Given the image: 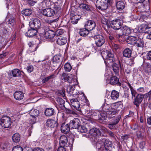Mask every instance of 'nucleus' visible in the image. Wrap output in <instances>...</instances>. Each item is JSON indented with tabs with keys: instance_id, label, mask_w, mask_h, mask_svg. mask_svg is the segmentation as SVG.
Segmentation results:
<instances>
[{
	"instance_id": "nucleus-17",
	"label": "nucleus",
	"mask_w": 151,
	"mask_h": 151,
	"mask_svg": "<svg viewBox=\"0 0 151 151\" xmlns=\"http://www.w3.org/2000/svg\"><path fill=\"white\" fill-rule=\"evenodd\" d=\"M55 32L52 30L46 31L44 34V35L46 38L51 39L53 38L55 36Z\"/></svg>"
},
{
	"instance_id": "nucleus-31",
	"label": "nucleus",
	"mask_w": 151,
	"mask_h": 151,
	"mask_svg": "<svg viewBox=\"0 0 151 151\" xmlns=\"http://www.w3.org/2000/svg\"><path fill=\"white\" fill-rule=\"evenodd\" d=\"M67 41L66 38L60 36L57 39L56 42L59 45H61L65 44L66 43Z\"/></svg>"
},
{
	"instance_id": "nucleus-7",
	"label": "nucleus",
	"mask_w": 151,
	"mask_h": 151,
	"mask_svg": "<svg viewBox=\"0 0 151 151\" xmlns=\"http://www.w3.org/2000/svg\"><path fill=\"white\" fill-rule=\"evenodd\" d=\"M122 23L119 19H116L111 22V26L107 24L108 28L111 27L114 29H118L121 28Z\"/></svg>"
},
{
	"instance_id": "nucleus-28",
	"label": "nucleus",
	"mask_w": 151,
	"mask_h": 151,
	"mask_svg": "<svg viewBox=\"0 0 151 151\" xmlns=\"http://www.w3.org/2000/svg\"><path fill=\"white\" fill-rule=\"evenodd\" d=\"M138 37L130 36L127 38V42L129 44L134 45Z\"/></svg>"
},
{
	"instance_id": "nucleus-35",
	"label": "nucleus",
	"mask_w": 151,
	"mask_h": 151,
	"mask_svg": "<svg viewBox=\"0 0 151 151\" xmlns=\"http://www.w3.org/2000/svg\"><path fill=\"white\" fill-rule=\"evenodd\" d=\"M119 97V93L115 90H114L111 92V97L113 100H116Z\"/></svg>"
},
{
	"instance_id": "nucleus-38",
	"label": "nucleus",
	"mask_w": 151,
	"mask_h": 151,
	"mask_svg": "<svg viewBox=\"0 0 151 151\" xmlns=\"http://www.w3.org/2000/svg\"><path fill=\"white\" fill-rule=\"evenodd\" d=\"M29 114L31 116L35 118L38 116L39 112L37 109L32 110L30 111Z\"/></svg>"
},
{
	"instance_id": "nucleus-9",
	"label": "nucleus",
	"mask_w": 151,
	"mask_h": 151,
	"mask_svg": "<svg viewBox=\"0 0 151 151\" xmlns=\"http://www.w3.org/2000/svg\"><path fill=\"white\" fill-rule=\"evenodd\" d=\"M80 124H81V122L79 119L76 118L71 120L69 123L70 128L73 129H77Z\"/></svg>"
},
{
	"instance_id": "nucleus-3",
	"label": "nucleus",
	"mask_w": 151,
	"mask_h": 151,
	"mask_svg": "<svg viewBox=\"0 0 151 151\" xmlns=\"http://www.w3.org/2000/svg\"><path fill=\"white\" fill-rule=\"evenodd\" d=\"M101 55L103 59L107 62L111 63L114 61V55L110 51L104 49L101 51Z\"/></svg>"
},
{
	"instance_id": "nucleus-15",
	"label": "nucleus",
	"mask_w": 151,
	"mask_h": 151,
	"mask_svg": "<svg viewBox=\"0 0 151 151\" xmlns=\"http://www.w3.org/2000/svg\"><path fill=\"white\" fill-rule=\"evenodd\" d=\"M132 31V30L129 27L127 26H124L123 27L122 30H119V31L121 32V34H119L120 35V36H121V35H123L124 36H127L131 33Z\"/></svg>"
},
{
	"instance_id": "nucleus-43",
	"label": "nucleus",
	"mask_w": 151,
	"mask_h": 151,
	"mask_svg": "<svg viewBox=\"0 0 151 151\" xmlns=\"http://www.w3.org/2000/svg\"><path fill=\"white\" fill-rule=\"evenodd\" d=\"M112 66L114 72L116 73H118L119 72V65L116 63H113L112 64Z\"/></svg>"
},
{
	"instance_id": "nucleus-16",
	"label": "nucleus",
	"mask_w": 151,
	"mask_h": 151,
	"mask_svg": "<svg viewBox=\"0 0 151 151\" xmlns=\"http://www.w3.org/2000/svg\"><path fill=\"white\" fill-rule=\"evenodd\" d=\"M70 128L69 124H66L64 122L61 124L60 129L62 132L66 134L70 131Z\"/></svg>"
},
{
	"instance_id": "nucleus-26",
	"label": "nucleus",
	"mask_w": 151,
	"mask_h": 151,
	"mask_svg": "<svg viewBox=\"0 0 151 151\" xmlns=\"http://www.w3.org/2000/svg\"><path fill=\"white\" fill-rule=\"evenodd\" d=\"M80 7L85 11L92 12L93 10L91 6L86 4H81L80 5Z\"/></svg>"
},
{
	"instance_id": "nucleus-56",
	"label": "nucleus",
	"mask_w": 151,
	"mask_h": 151,
	"mask_svg": "<svg viewBox=\"0 0 151 151\" xmlns=\"http://www.w3.org/2000/svg\"><path fill=\"white\" fill-rule=\"evenodd\" d=\"M101 117L99 118V120H105L106 119V118L108 117L107 115L106 116V115L104 114H101Z\"/></svg>"
},
{
	"instance_id": "nucleus-25",
	"label": "nucleus",
	"mask_w": 151,
	"mask_h": 151,
	"mask_svg": "<svg viewBox=\"0 0 151 151\" xmlns=\"http://www.w3.org/2000/svg\"><path fill=\"white\" fill-rule=\"evenodd\" d=\"M67 142L68 139L66 136L63 135L60 136L59 141L60 146L65 147Z\"/></svg>"
},
{
	"instance_id": "nucleus-21",
	"label": "nucleus",
	"mask_w": 151,
	"mask_h": 151,
	"mask_svg": "<svg viewBox=\"0 0 151 151\" xmlns=\"http://www.w3.org/2000/svg\"><path fill=\"white\" fill-rule=\"evenodd\" d=\"M37 32V30L32 27L31 28L29 29L27 32L26 33V36L29 37H32L35 36Z\"/></svg>"
},
{
	"instance_id": "nucleus-64",
	"label": "nucleus",
	"mask_w": 151,
	"mask_h": 151,
	"mask_svg": "<svg viewBox=\"0 0 151 151\" xmlns=\"http://www.w3.org/2000/svg\"><path fill=\"white\" fill-rule=\"evenodd\" d=\"M64 147L65 146H60L58 147L57 151H66V149Z\"/></svg>"
},
{
	"instance_id": "nucleus-14",
	"label": "nucleus",
	"mask_w": 151,
	"mask_h": 151,
	"mask_svg": "<svg viewBox=\"0 0 151 151\" xmlns=\"http://www.w3.org/2000/svg\"><path fill=\"white\" fill-rule=\"evenodd\" d=\"M32 24H31V25H32V26L34 28L37 30L40 29L41 26V23L40 20L38 18H33L32 19Z\"/></svg>"
},
{
	"instance_id": "nucleus-51",
	"label": "nucleus",
	"mask_w": 151,
	"mask_h": 151,
	"mask_svg": "<svg viewBox=\"0 0 151 151\" xmlns=\"http://www.w3.org/2000/svg\"><path fill=\"white\" fill-rule=\"evenodd\" d=\"M65 91L64 89L59 90L58 91V95L61 96L63 97L65 96Z\"/></svg>"
},
{
	"instance_id": "nucleus-42",
	"label": "nucleus",
	"mask_w": 151,
	"mask_h": 151,
	"mask_svg": "<svg viewBox=\"0 0 151 151\" xmlns=\"http://www.w3.org/2000/svg\"><path fill=\"white\" fill-rule=\"evenodd\" d=\"M145 72L148 74L151 73V64L147 63H146V66L145 68Z\"/></svg>"
},
{
	"instance_id": "nucleus-62",
	"label": "nucleus",
	"mask_w": 151,
	"mask_h": 151,
	"mask_svg": "<svg viewBox=\"0 0 151 151\" xmlns=\"http://www.w3.org/2000/svg\"><path fill=\"white\" fill-rule=\"evenodd\" d=\"M134 58H132L129 60V64L130 66H132L134 64Z\"/></svg>"
},
{
	"instance_id": "nucleus-54",
	"label": "nucleus",
	"mask_w": 151,
	"mask_h": 151,
	"mask_svg": "<svg viewBox=\"0 0 151 151\" xmlns=\"http://www.w3.org/2000/svg\"><path fill=\"white\" fill-rule=\"evenodd\" d=\"M121 118V116L118 115L116 118V119L114 120L113 123L114 124L116 125L119 121Z\"/></svg>"
},
{
	"instance_id": "nucleus-19",
	"label": "nucleus",
	"mask_w": 151,
	"mask_h": 151,
	"mask_svg": "<svg viewBox=\"0 0 151 151\" xmlns=\"http://www.w3.org/2000/svg\"><path fill=\"white\" fill-rule=\"evenodd\" d=\"M46 125L48 127L54 128L58 126V124L56 121L53 119H48L47 121Z\"/></svg>"
},
{
	"instance_id": "nucleus-49",
	"label": "nucleus",
	"mask_w": 151,
	"mask_h": 151,
	"mask_svg": "<svg viewBox=\"0 0 151 151\" xmlns=\"http://www.w3.org/2000/svg\"><path fill=\"white\" fill-rule=\"evenodd\" d=\"M28 45H29V47H32L34 48L33 50H31L32 52H33L36 51L38 47V45L35 46V45L32 43L31 42H29L28 43Z\"/></svg>"
},
{
	"instance_id": "nucleus-45",
	"label": "nucleus",
	"mask_w": 151,
	"mask_h": 151,
	"mask_svg": "<svg viewBox=\"0 0 151 151\" xmlns=\"http://www.w3.org/2000/svg\"><path fill=\"white\" fill-rule=\"evenodd\" d=\"M55 75L52 74L49 76H48L44 78L42 81V82L43 83H45L49 81V80L52 78H55Z\"/></svg>"
},
{
	"instance_id": "nucleus-30",
	"label": "nucleus",
	"mask_w": 151,
	"mask_h": 151,
	"mask_svg": "<svg viewBox=\"0 0 151 151\" xmlns=\"http://www.w3.org/2000/svg\"><path fill=\"white\" fill-rule=\"evenodd\" d=\"M134 45L138 47H144V42L142 38L138 37Z\"/></svg>"
},
{
	"instance_id": "nucleus-37",
	"label": "nucleus",
	"mask_w": 151,
	"mask_h": 151,
	"mask_svg": "<svg viewBox=\"0 0 151 151\" xmlns=\"http://www.w3.org/2000/svg\"><path fill=\"white\" fill-rule=\"evenodd\" d=\"M53 8L55 14L60 12H61V7L58 2H55L54 4Z\"/></svg>"
},
{
	"instance_id": "nucleus-44",
	"label": "nucleus",
	"mask_w": 151,
	"mask_h": 151,
	"mask_svg": "<svg viewBox=\"0 0 151 151\" xmlns=\"http://www.w3.org/2000/svg\"><path fill=\"white\" fill-rule=\"evenodd\" d=\"M60 56L59 55H56L54 56L52 59L53 62L56 63H59L61 61L60 58Z\"/></svg>"
},
{
	"instance_id": "nucleus-47",
	"label": "nucleus",
	"mask_w": 151,
	"mask_h": 151,
	"mask_svg": "<svg viewBox=\"0 0 151 151\" xmlns=\"http://www.w3.org/2000/svg\"><path fill=\"white\" fill-rule=\"evenodd\" d=\"M80 102L78 100L76 102L74 103L73 104H72V106L74 108L76 109L77 110H80Z\"/></svg>"
},
{
	"instance_id": "nucleus-61",
	"label": "nucleus",
	"mask_w": 151,
	"mask_h": 151,
	"mask_svg": "<svg viewBox=\"0 0 151 151\" xmlns=\"http://www.w3.org/2000/svg\"><path fill=\"white\" fill-rule=\"evenodd\" d=\"M32 151H44V150L42 148L39 147H36L32 149Z\"/></svg>"
},
{
	"instance_id": "nucleus-8",
	"label": "nucleus",
	"mask_w": 151,
	"mask_h": 151,
	"mask_svg": "<svg viewBox=\"0 0 151 151\" xmlns=\"http://www.w3.org/2000/svg\"><path fill=\"white\" fill-rule=\"evenodd\" d=\"M70 12L71 22L73 24H77L78 20L81 18V16L77 14V13L73 11H71Z\"/></svg>"
},
{
	"instance_id": "nucleus-13",
	"label": "nucleus",
	"mask_w": 151,
	"mask_h": 151,
	"mask_svg": "<svg viewBox=\"0 0 151 151\" xmlns=\"http://www.w3.org/2000/svg\"><path fill=\"white\" fill-rule=\"evenodd\" d=\"M109 83L112 85H117L119 86L121 85V83L119 82V78L116 76L111 77L109 79Z\"/></svg>"
},
{
	"instance_id": "nucleus-41",
	"label": "nucleus",
	"mask_w": 151,
	"mask_h": 151,
	"mask_svg": "<svg viewBox=\"0 0 151 151\" xmlns=\"http://www.w3.org/2000/svg\"><path fill=\"white\" fill-rule=\"evenodd\" d=\"M78 132L81 133H86L87 131V129L84 126L81 125L80 124L77 128Z\"/></svg>"
},
{
	"instance_id": "nucleus-2",
	"label": "nucleus",
	"mask_w": 151,
	"mask_h": 151,
	"mask_svg": "<svg viewBox=\"0 0 151 151\" xmlns=\"http://www.w3.org/2000/svg\"><path fill=\"white\" fill-rule=\"evenodd\" d=\"M112 1L113 0H97L96 2V6L99 10H105L107 8L109 4H110Z\"/></svg>"
},
{
	"instance_id": "nucleus-27",
	"label": "nucleus",
	"mask_w": 151,
	"mask_h": 151,
	"mask_svg": "<svg viewBox=\"0 0 151 151\" xmlns=\"http://www.w3.org/2000/svg\"><path fill=\"white\" fill-rule=\"evenodd\" d=\"M54 109L52 108H47L45 110V114L46 116H50L55 114Z\"/></svg>"
},
{
	"instance_id": "nucleus-10",
	"label": "nucleus",
	"mask_w": 151,
	"mask_h": 151,
	"mask_svg": "<svg viewBox=\"0 0 151 151\" xmlns=\"http://www.w3.org/2000/svg\"><path fill=\"white\" fill-rule=\"evenodd\" d=\"M42 13L45 16L48 17H52L55 14L54 10L50 8H47L43 10Z\"/></svg>"
},
{
	"instance_id": "nucleus-63",
	"label": "nucleus",
	"mask_w": 151,
	"mask_h": 151,
	"mask_svg": "<svg viewBox=\"0 0 151 151\" xmlns=\"http://www.w3.org/2000/svg\"><path fill=\"white\" fill-rule=\"evenodd\" d=\"M131 91L132 97H134V98L136 97V95L137 94V92L134 89H133L131 90Z\"/></svg>"
},
{
	"instance_id": "nucleus-23",
	"label": "nucleus",
	"mask_w": 151,
	"mask_h": 151,
	"mask_svg": "<svg viewBox=\"0 0 151 151\" xmlns=\"http://www.w3.org/2000/svg\"><path fill=\"white\" fill-rule=\"evenodd\" d=\"M10 28L8 27L7 28L5 27V26L3 24H0V33L2 34H6L8 33L11 32L12 31H10L9 30Z\"/></svg>"
},
{
	"instance_id": "nucleus-11",
	"label": "nucleus",
	"mask_w": 151,
	"mask_h": 151,
	"mask_svg": "<svg viewBox=\"0 0 151 151\" xmlns=\"http://www.w3.org/2000/svg\"><path fill=\"white\" fill-rule=\"evenodd\" d=\"M144 95L141 94H138L136 97L134 98V105L137 107H138L144 98Z\"/></svg>"
},
{
	"instance_id": "nucleus-22",
	"label": "nucleus",
	"mask_w": 151,
	"mask_h": 151,
	"mask_svg": "<svg viewBox=\"0 0 151 151\" xmlns=\"http://www.w3.org/2000/svg\"><path fill=\"white\" fill-rule=\"evenodd\" d=\"M116 7L117 9L120 11L124 8L125 4L124 2L120 0H115Z\"/></svg>"
},
{
	"instance_id": "nucleus-24",
	"label": "nucleus",
	"mask_w": 151,
	"mask_h": 151,
	"mask_svg": "<svg viewBox=\"0 0 151 151\" xmlns=\"http://www.w3.org/2000/svg\"><path fill=\"white\" fill-rule=\"evenodd\" d=\"M7 22L8 27L10 28L9 30L10 31H13L15 23L14 18L13 17H11L7 21Z\"/></svg>"
},
{
	"instance_id": "nucleus-59",
	"label": "nucleus",
	"mask_w": 151,
	"mask_h": 151,
	"mask_svg": "<svg viewBox=\"0 0 151 151\" xmlns=\"http://www.w3.org/2000/svg\"><path fill=\"white\" fill-rule=\"evenodd\" d=\"M8 54V52H3V53L0 54V58H5Z\"/></svg>"
},
{
	"instance_id": "nucleus-33",
	"label": "nucleus",
	"mask_w": 151,
	"mask_h": 151,
	"mask_svg": "<svg viewBox=\"0 0 151 151\" xmlns=\"http://www.w3.org/2000/svg\"><path fill=\"white\" fill-rule=\"evenodd\" d=\"M90 134L94 136H99L101 134V132L100 130L96 128H93L90 129Z\"/></svg>"
},
{
	"instance_id": "nucleus-55",
	"label": "nucleus",
	"mask_w": 151,
	"mask_h": 151,
	"mask_svg": "<svg viewBox=\"0 0 151 151\" xmlns=\"http://www.w3.org/2000/svg\"><path fill=\"white\" fill-rule=\"evenodd\" d=\"M147 26H141L140 28V31L141 32L143 33H145L146 30H147Z\"/></svg>"
},
{
	"instance_id": "nucleus-40",
	"label": "nucleus",
	"mask_w": 151,
	"mask_h": 151,
	"mask_svg": "<svg viewBox=\"0 0 151 151\" xmlns=\"http://www.w3.org/2000/svg\"><path fill=\"white\" fill-rule=\"evenodd\" d=\"M32 13V11L30 9H25L22 10L21 12L22 14L25 16L30 15Z\"/></svg>"
},
{
	"instance_id": "nucleus-18",
	"label": "nucleus",
	"mask_w": 151,
	"mask_h": 151,
	"mask_svg": "<svg viewBox=\"0 0 151 151\" xmlns=\"http://www.w3.org/2000/svg\"><path fill=\"white\" fill-rule=\"evenodd\" d=\"M76 98L79 101V102L81 104H83H83H85L84 103L85 102V104H88V100L86 98V97L84 95V94H78V95H76Z\"/></svg>"
},
{
	"instance_id": "nucleus-12",
	"label": "nucleus",
	"mask_w": 151,
	"mask_h": 151,
	"mask_svg": "<svg viewBox=\"0 0 151 151\" xmlns=\"http://www.w3.org/2000/svg\"><path fill=\"white\" fill-rule=\"evenodd\" d=\"M96 23L93 20H89L86 22L85 27L89 31L93 30L95 27Z\"/></svg>"
},
{
	"instance_id": "nucleus-39",
	"label": "nucleus",
	"mask_w": 151,
	"mask_h": 151,
	"mask_svg": "<svg viewBox=\"0 0 151 151\" xmlns=\"http://www.w3.org/2000/svg\"><path fill=\"white\" fill-rule=\"evenodd\" d=\"M20 136L17 133L14 134L12 136V139L13 141L16 143L19 142L20 141Z\"/></svg>"
},
{
	"instance_id": "nucleus-5",
	"label": "nucleus",
	"mask_w": 151,
	"mask_h": 151,
	"mask_svg": "<svg viewBox=\"0 0 151 151\" xmlns=\"http://www.w3.org/2000/svg\"><path fill=\"white\" fill-rule=\"evenodd\" d=\"M11 119L7 116H4L0 120V124L5 128L9 127L11 124Z\"/></svg>"
},
{
	"instance_id": "nucleus-46",
	"label": "nucleus",
	"mask_w": 151,
	"mask_h": 151,
	"mask_svg": "<svg viewBox=\"0 0 151 151\" xmlns=\"http://www.w3.org/2000/svg\"><path fill=\"white\" fill-rule=\"evenodd\" d=\"M111 107L109 105L107 104H104L102 106V110L104 111L105 112L106 114Z\"/></svg>"
},
{
	"instance_id": "nucleus-48",
	"label": "nucleus",
	"mask_w": 151,
	"mask_h": 151,
	"mask_svg": "<svg viewBox=\"0 0 151 151\" xmlns=\"http://www.w3.org/2000/svg\"><path fill=\"white\" fill-rule=\"evenodd\" d=\"M64 68L66 71L69 72L72 68V66L69 63H66L64 65Z\"/></svg>"
},
{
	"instance_id": "nucleus-58",
	"label": "nucleus",
	"mask_w": 151,
	"mask_h": 151,
	"mask_svg": "<svg viewBox=\"0 0 151 151\" xmlns=\"http://www.w3.org/2000/svg\"><path fill=\"white\" fill-rule=\"evenodd\" d=\"M146 58L147 60H151V50L149 51L147 54Z\"/></svg>"
},
{
	"instance_id": "nucleus-20",
	"label": "nucleus",
	"mask_w": 151,
	"mask_h": 151,
	"mask_svg": "<svg viewBox=\"0 0 151 151\" xmlns=\"http://www.w3.org/2000/svg\"><path fill=\"white\" fill-rule=\"evenodd\" d=\"M8 74L9 76L12 78V76L13 77L19 76L21 75V73L19 70L15 69L12 71V74L10 71L9 72Z\"/></svg>"
},
{
	"instance_id": "nucleus-6",
	"label": "nucleus",
	"mask_w": 151,
	"mask_h": 151,
	"mask_svg": "<svg viewBox=\"0 0 151 151\" xmlns=\"http://www.w3.org/2000/svg\"><path fill=\"white\" fill-rule=\"evenodd\" d=\"M96 44L97 47H100L104 44L105 39L103 36L101 35H98L94 36Z\"/></svg>"
},
{
	"instance_id": "nucleus-50",
	"label": "nucleus",
	"mask_w": 151,
	"mask_h": 151,
	"mask_svg": "<svg viewBox=\"0 0 151 151\" xmlns=\"http://www.w3.org/2000/svg\"><path fill=\"white\" fill-rule=\"evenodd\" d=\"M12 151H23L22 148L20 146L17 145L14 146L12 149Z\"/></svg>"
},
{
	"instance_id": "nucleus-34",
	"label": "nucleus",
	"mask_w": 151,
	"mask_h": 151,
	"mask_svg": "<svg viewBox=\"0 0 151 151\" xmlns=\"http://www.w3.org/2000/svg\"><path fill=\"white\" fill-rule=\"evenodd\" d=\"M63 77L65 81H68L69 83H71L73 81V78L70 77L68 75L65 73H63Z\"/></svg>"
},
{
	"instance_id": "nucleus-57",
	"label": "nucleus",
	"mask_w": 151,
	"mask_h": 151,
	"mask_svg": "<svg viewBox=\"0 0 151 151\" xmlns=\"http://www.w3.org/2000/svg\"><path fill=\"white\" fill-rule=\"evenodd\" d=\"M146 29L147 30H146L145 33L148 34L147 36L151 35V28L148 27L147 26Z\"/></svg>"
},
{
	"instance_id": "nucleus-60",
	"label": "nucleus",
	"mask_w": 151,
	"mask_h": 151,
	"mask_svg": "<svg viewBox=\"0 0 151 151\" xmlns=\"http://www.w3.org/2000/svg\"><path fill=\"white\" fill-rule=\"evenodd\" d=\"M145 145V142L144 141H142L139 143V147L142 149L144 148Z\"/></svg>"
},
{
	"instance_id": "nucleus-32",
	"label": "nucleus",
	"mask_w": 151,
	"mask_h": 151,
	"mask_svg": "<svg viewBox=\"0 0 151 151\" xmlns=\"http://www.w3.org/2000/svg\"><path fill=\"white\" fill-rule=\"evenodd\" d=\"M132 54V51L129 48L125 49L123 52V56L126 58H129L131 56Z\"/></svg>"
},
{
	"instance_id": "nucleus-36",
	"label": "nucleus",
	"mask_w": 151,
	"mask_h": 151,
	"mask_svg": "<svg viewBox=\"0 0 151 151\" xmlns=\"http://www.w3.org/2000/svg\"><path fill=\"white\" fill-rule=\"evenodd\" d=\"M79 33L81 36L86 37L89 34V31L85 27V28L80 29Z\"/></svg>"
},
{
	"instance_id": "nucleus-53",
	"label": "nucleus",
	"mask_w": 151,
	"mask_h": 151,
	"mask_svg": "<svg viewBox=\"0 0 151 151\" xmlns=\"http://www.w3.org/2000/svg\"><path fill=\"white\" fill-rule=\"evenodd\" d=\"M34 69V68L33 66L29 65L27 66V70L28 72L30 73L32 72Z\"/></svg>"
},
{
	"instance_id": "nucleus-4",
	"label": "nucleus",
	"mask_w": 151,
	"mask_h": 151,
	"mask_svg": "<svg viewBox=\"0 0 151 151\" xmlns=\"http://www.w3.org/2000/svg\"><path fill=\"white\" fill-rule=\"evenodd\" d=\"M103 140V144L98 149V151H111L112 147L111 142L108 140Z\"/></svg>"
},
{
	"instance_id": "nucleus-1",
	"label": "nucleus",
	"mask_w": 151,
	"mask_h": 151,
	"mask_svg": "<svg viewBox=\"0 0 151 151\" xmlns=\"http://www.w3.org/2000/svg\"><path fill=\"white\" fill-rule=\"evenodd\" d=\"M121 105L118 103H115L113 104V107L110 108L106 114L109 119H111L114 117L115 115L119 111Z\"/></svg>"
},
{
	"instance_id": "nucleus-52",
	"label": "nucleus",
	"mask_w": 151,
	"mask_h": 151,
	"mask_svg": "<svg viewBox=\"0 0 151 151\" xmlns=\"http://www.w3.org/2000/svg\"><path fill=\"white\" fill-rule=\"evenodd\" d=\"M129 137V135L128 134H126L122 136L121 137L122 139L123 140L126 142L128 138Z\"/></svg>"
},
{
	"instance_id": "nucleus-29",
	"label": "nucleus",
	"mask_w": 151,
	"mask_h": 151,
	"mask_svg": "<svg viewBox=\"0 0 151 151\" xmlns=\"http://www.w3.org/2000/svg\"><path fill=\"white\" fill-rule=\"evenodd\" d=\"M14 95V98L18 100H20L22 99L24 96L23 93L21 91L15 92Z\"/></svg>"
}]
</instances>
